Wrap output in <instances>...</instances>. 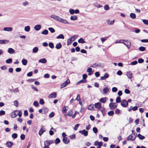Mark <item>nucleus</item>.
I'll list each match as a JSON object with an SVG mask.
<instances>
[{
	"instance_id": "ea45409f",
	"label": "nucleus",
	"mask_w": 148,
	"mask_h": 148,
	"mask_svg": "<svg viewBox=\"0 0 148 148\" xmlns=\"http://www.w3.org/2000/svg\"><path fill=\"white\" fill-rule=\"evenodd\" d=\"M60 140L59 138H57L55 140V143L56 144L60 143Z\"/></svg>"
},
{
	"instance_id": "2eb2a0df",
	"label": "nucleus",
	"mask_w": 148,
	"mask_h": 148,
	"mask_svg": "<svg viewBox=\"0 0 148 148\" xmlns=\"http://www.w3.org/2000/svg\"><path fill=\"white\" fill-rule=\"evenodd\" d=\"M18 110L12 112L11 114V116L12 118H15L18 115Z\"/></svg>"
},
{
	"instance_id": "13d9d810",
	"label": "nucleus",
	"mask_w": 148,
	"mask_h": 148,
	"mask_svg": "<svg viewBox=\"0 0 148 148\" xmlns=\"http://www.w3.org/2000/svg\"><path fill=\"white\" fill-rule=\"evenodd\" d=\"M22 4L24 6H27L29 5V3L27 1H25Z\"/></svg>"
},
{
	"instance_id": "4c0bfd02",
	"label": "nucleus",
	"mask_w": 148,
	"mask_h": 148,
	"mask_svg": "<svg viewBox=\"0 0 148 148\" xmlns=\"http://www.w3.org/2000/svg\"><path fill=\"white\" fill-rule=\"evenodd\" d=\"M38 48L37 47H34L33 49V52L34 53H36L38 51Z\"/></svg>"
},
{
	"instance_id": "37998d69",
	"label": "nucleus",
	"mask_w": 148,
	"mask_h": 148,
	"mask_svg": "<svg viewBox=\"0 0 148 148\" xmlns=\"http://www.w3.org/2000/svg\"><path fill=\"white\" fill-rule=\"evenodd\" d=\"M100 64L98 63H95L94 64H93L92 66H90L93 67V68H95L97 66H99Z\"/></svg>"
},
{
	"instance_id": "dca6fc26",
	"label": "nucleus",
	"mask_w": 148,
	"mask_h": 148,
	"mask_svg": "<svg viewBox=\"0 0 148 148\" xmlns=\"http://www.w3.org/2000/svg\"><path fill=\"white\" fill-rule=\"evenodd\" d=\"M9 42L8 40H0V44H7Z\"/></svg>"
},
{
	"instance_id": "4468645a",
	"label": "nucleus",
	"mask_w": 148,
	"mask_h": 148,
	"mask_svg": "<svg viewBox=\"0 0 148 148\" xmlns=\"http://www.w3.org/2000/svg\"><path fill=\"white\" fill-rule=\"evenodd\" d=\"M126 75L127 77L129 79H131L132 77V73L130 71H129L127 72L126 73Z\"/></svg>"
},
{
	"instance_id": "3c124183",
	"label": "nucleus",
	"mask_w": 148,
	"mask_h": 148,
	"mask_svg": "<svg viewBox=\"0 0 148 148\" xmlns=\"http://www.w3.org/2000/svg\"><path fill=\"white\" fill-rule=\"evenodd\" d=\"M14 105L16 107H17L18 106V103L17 100L15 101L14 102Z\"/></svg>"
},
{
	"instance_id": "6e6552de",
	"label": "nucleus",
	"mask_w": 148,
	"mask_h": 148,
	"mask_svg": "<svg viewBox=\"0 0 148 148\" xmlns=\"http://www.w3.org/2000/svg\"><path fill=\"white\" fill-rule=\"evenodd\" d=\"M58 21L60 23H63L64 24H69V23L68 22V21L64 19L63 18H61L60 17L59 19V20Z\"/></svg>"
},
{
	"instance_id": "4d7b16f0",
	"label": "nucleus",
	"mask_w": 148,
	"mask_h": 148,
	"mask_svg": "<svg viewBox=\"0 0 148 148\" xmlns=\"http://www.w3.org/2000/svg\"><path fill=\"white\" fill-rule=\"evenodd\" d=\"M34 105L36 107H37L39 106L38 102L37 101H34L33 103Z\"/></svg>"
},
{
	"instance_id": "7ed1b4c3",
	"label": "nucleus",
	"mask_w": 148,
	"mask_h": 148,
	"mask_svg": "<svg viewBox=\"0 0 148 148\" xmlns=\"http://www.w3.org/2000/svg\"><path fill=\"white\" fill-rule=\"evenodd\" d=\"M122 41L125 42V43H123V44L125 45L128 49H129L131 46L130 41L128 40H122Z\"/></svg>"
},
{
	"instance_id": "e2e57ef3",
	"label": "nucleus",
	"mask_w": 148,
	"mask_h": 148,
	"mask_svg": "<svg viewBox=\"0 0 148 148\" xmlns=\"http://www.w3.org/2000/svg\"><path fill=\"white\" fill-rule=\"evenodd\" d=\"M80 125L79 124H77L75 126L74 128V130L75 131L77 130L79 126Z\"/></svg>"
},
{
	"instance_id": "473e14b6",
	"label": "nucleus",
	"mask_w": 148,
	"mask_h": 148,
	"mask_svg": "<svg viewBox=\"0 0 148 148\" xmlns=\"http://www.w3.org/2000/svg\"><path fill=\"white\" fill-rule=\"evenodd\" d=\"M73 113V112L72 110H69L68 112L67 115L69 116H72Z\"/></svg>"
},
{
	"instance_id": "c85d7f7f",
	"label": "nucleus",
	"mask_w": 148,
	"mask_h": 148,
	"mask_svg": "<svg viewBox=\"0 0 148 148\" xmlns=\"http://www.w3.org/2000/svg\"><path fill=\"white\" fill-rule=\"evenodd\" d=\"M73 41L72 38H71V37L69 38L67 40V45H69L71 44Z\"/></svg>"
},
{
	"instance_id": "39448f33",
	"label": "nucleus",
	"mask_w": 148,
	"mask_h": 148,
	"mask_svg": "<svg viewBox=\"0 0 148 148\" xmlns=\"http://www.w3.org/2000/svg\"><path fill=\"white\" fill-rule=\"evenodd\" d=\"M121 105L122 107L126 108L127 106L128 103L126 101L123 100L121 102Z\"/></svg>"
},
{
	"instance_id": "aec40b11",
	"label": "nucleus",
	"mask_w": 148,
	"mask_h": 148,
	"mask_svg": "<svg viewBox=\"0 0 148 148\" xmlns=\"http://www.w3.org/2000/svg\"><path fill=\"white\" fill-rule=\"evenodd\" d=\"M3 30L6 31L11 32L12 31V29L11 27H5L4 28Z\"/></svg>"
},
{
	"instance_id": "bb28decb",
	"label": "nucleus",
	"mask_w": 148,
	"mask_h": 148,
	"mask_svg": "<svg viewBox=\"0 0 148 148\" xmlns=\"http://www.w3.org/2000/svg\"><path fill=\"white\" fill-rule=\"evenodd\" d=\"M109 90V89L106 87L103 89V91L104 94H106L108 92Z\"/></svg>"
},
{
	"instance_id": "6ab92c4d",
	"label": "nucleus",
	"mask_w": 148,
	"mask_h": 148,
	"mask_svg": "<svg viewBox=\"0 0 148 148\" xmlns=\"http://www.w3.org/2000/svg\"><path fill=\"white\" fill-rule=\"evenodd\" d=\"M106 21L107 22V23L108 25H111L114 24V20H113L112 21H110V19H108L106 20Z\"/></svg>"
},
{
	"instance_id": "a878e982",
	"label": "nucleus",
	"mask_w": 148,
	"mask_h": 148,
	"mask_svg": "<svg viewBox=\"0 0 148 148\" xmlns=\"http://www.w3.org/2000/svg\"><path fill=\"white\" fill-rule=\"evenodd\" d=\"M95 106L93 104H91L88 107V109L89 110H92L94 109Z\"/></svg>"
},
{
	"instance_id": "c03bdc74",
	"label": "nucleus",
	"mask_w": 148,
	"mask_h": 148,
	"mask_svg": "<svg viewBox=\"0 0 148 148\" xmlns=\"http://www.w3.org/2000/svg\"><path fill=\"white\" fill-rule=\"evenodd\" d=\"M108 114L109 116H112L114 114V112L112 110L108 112Z\"/></svg>"
},
{
	"instance_id": "cd10ccee",
	"label": "nucleus",
	"mask_w": 148,
	"mask_h": 148,
	"mask_svg": "<svg viewBox=\"0 0 148 148\" xmlns=\"http://www.w3.org/2000/svg\"><path fill=\"white\" fill-rule=\"evenodd\" d=\"M62 47V45L60 43H59L57 44L56 46V48L57 49H60Z\"/></svg>"
},
{
	"instance_id": "6e6d98bb",
	"label": "nucleus",
	"mask_w": 148,
	"mask_h": 148,
	"mask_svg": "<svg viewBox=\"0 0 148 148\" xmlns=\"http://www.w3.org/2000/svg\"><path fill=\"white\" fill-rule=\"evenodd\" d=\"M18 115L19 117H20L22 116V112L21 110H18Z\"/></svg>"
},
{
	"instance_id": "f03ea898",
	"label": "nucleus",
	"mask_w": 148,
	"mask_h": 148,
	"mask_svg": "<svg viewBox=\"0 0 148 148\" xmlns=\"http://www.w3.org/2000/svg\"><path fill=\"white\" fill-rule=\"evenodd\" d=\"M117 104L116 103H111L109 104V106L111 110L116 109L117 107Z\"/></svg>"
},
{
	"instance_id": "680f3d73",
	"label": "nucleus",
	"mask_w": 148,
	"mask_h": 148,
	"mask_svg": "<svg viewBox=\"0 0 148 148\" xmlns=\"http://www.w3.org/2000/svg\"><path fill=\"white\" fill-rule=\"evenodd\" d=\"M142 21L145 25H148V20H145V19H143L142 20Z\"/></svg>"
},
{
	"instance_id": "5701e85b",
	"label": "nucleus",
	"mask_w": 148,
	"mask_h": 148,
	"mask_svg": "<svg viewBox=\"0 0 148 148\" xmlns=\"http://www.w3.org/2000/svg\"><path fill=\"white\" fill-rule=\"evenodd\" d=\"M41 28V26L40 25H37L35 26L34 29L36 31L39 30Z\"/></svg>"
},
{
	"instance_id": "f704fd0d",
	"label": "nucleus",
	"mask_w": 148,
	"mask_h": 148,
	"mask_svg": "<svg viewBox=\"0 0 148 148\" xmlns=\"http://www.w3.org/2000/svg\"><path fill=\"white\" fill-rule=\"evenodd\" d=\"M86 82V80H84V79H83L78 82L77 83V84H79L82 83H85Z\"/></svg>"
},
{
	"instance_id": "338daca9",
	"label": "nucleus",
	"mask_w": 148,
	"mask_h": 148,
	"mask_svg": "<svg viewBox=\"0 0 148 148\" xmlns=\"http://www.w3.org/2000/svg\"><path fill=\"white\" fill-rule=\"evenodd\" d=\"M104 10H108L110 8L109 7L108 5H106L105 6H104Z\"/></svg>"
},
{
	"instance_id": "20e7f679",
	"label": "nucleus",
	"mask_w": 148,
	"mask_h": 148,
	"mask_svg": "<svg viewBox=\"0 0 148 148\" xmlns=\"http://www.w3.org/2000/svg\"><path fill=\"white\" fill-rule=\"evenodd\" d=\"M70 81L69 79H67L61 85L60 88H62L65 87L68 84H69Z\"/></svg>"
},
{
	"instance_id": "0eeeda50",
	"label": "nucleus",
	"mask_w": 148,
	"mask_h": 148,
	"mask_svg": "<svg viewBox=\"0 0 148 148\" xmlns=\"http://www.w3.org/2000/svg\"><path fill=\"white\" fill-rule=\"evenodd\" d=\"M95 108L98 109H100L101 107V104L100 102H98L95 103L94 104Z\"/></svg>"
},
{
	"instance_id": "58836bf2",
	"label": "nucleus",
	"mask_w": 148,
	"mask_h": 148,
	"mask_svg": "<svg viewBox=\"0 0 148 148\" xmlns=\"http://www.w3.org/2000/svg\"><path fill=\"white\" fill-rule=\"evenodd\" d=\"M78 42L79 43H84L85 42V41L83 39L80 38L78 40Z\"/></svg>"
},
{
	"instance_id": "0e129e2a",
	"label": "nucleus",
	"mask_w": 148,
	"mask_h": 148,
	"mask_svg": "<svg viewBox=\"0 0 148 148\" xmlns=\"http://www.w3.org/2000/svg\"><path fill=\"white\" fill-rule=\"evenodd\" d=\"M75 100L79 101H80V97L79 95H78L77 96V97Z\"/></svg>"
},
{
	"instance_id": "2f4dec72",
	"label": "nucleus",
	"mask_w": 148,
	"mask_h": 148,
	"mask_svg": "<svg viewBox=\"0 0 148 148\" xmlns=\"http://www.w3.org/2000/svg\"><path fill=\"white\" fill-rule=\"evenodd\" d=\"M137 136L140 140H143L145 138L144 136L140 134H138L137 135Z\"/></svg>"
},
{
	"instance_id": "8fccbe9b",
	"label": "nucleus",
	"mask_w": 148,
	"mask_h": 148,
	"mask_svg": "<svg viewBox=\"0 0 148 148\" xmlns=\"http://www.w3.org/2000/svg\"><path fill=\"white\" fill-rule=\"evenodd\" d=\"M75 136H76V135H75V134H74L72 135H70L69 136V137L70 139H74L75 138Z\"/></svg>"
},
{
	"instance_id": "b1692460",
	"label": "nucleus",
	"mask_w": 148,
	"mask_h": 148,
	"mask_svg": "<svg viewBox=\"0 0 148 148\" xmlns=\"http://www.w3.org/2000/svg\"><path fill=\"white\" fill-rule=\"evenodd\" d=\"M92 69L90 67L88 68L87 69L86 71L87 72H88V75H91L92 73Z\"/></svg>"
},
{
	"instance_id": "c756f323",
	"label": "nucleus",
	"mask_w": 148,
	"mask_h": 148,
	"mask_svg": "<svg viewBox=\"0 0 148 148\" xmlns=\"http://www.w3.org/2000/svg\"><path fill=\"white\" fill-rule=\"evenodd\" d=\"M130 16L132 18L134 19H135V18H136V15L134 13H131L130 14Z\"/></svg>"
},
{
	"instance_id": "f257e3e1",
	"label": "nucleus",
	"mask_w": 148,
	"mask_h": 148,
	"mask_svg": "<svg viewBox=\"0 0 148 148\" xmlns=\"http://www.w3.org/2000/svg\"><path fill=\"white\" fill-rule=\"evenodd\" d=\"M136 137V134L134 133L129 135L127 138V140H134Z\"/></svg>"
},
{
	"instance_id": "1a4fd4ad",
	"label": "nucleus",
	"mask_w": 148,
	"mask_h": 148,
	"mask_svg": "<svg viewBox=\"0 0 148 148\" xmlns=\"http://www.w3.org/2000/svg\"><path fill=\"white\" fill-rule=\"evenodd\" d=\"M62 141L64 143L67 144L70 142V140L67 137H64L63 138Z\"/></svg>"
},
{
	"instance_id": "4be33fe9",
	"label": "nucleus",
	"mask_w": 148,
	"mask_h": 148,
	"mask_svg": "<svg viewBox=\"0 0 148 148\" xmlns=\"http://www.w3.org/2000/svg\"><path fill=\"white\" fill-rule=\"evenodd\" d=\"M45 131V130H44V128L43 127H42L39 132L38 134L39 135L41 136Z\"/></svg>"
},
{
	"instance_id": "de8ad7c7",
	"label": "nucleus",
	"mask_w": 148,
	"mask_h": 148,
	"mask_svg": "<svg viewBox=\"0 0 148 148\" xmlns=\"http://www.w3.org/2000/svg\"><path fill=\"white\" fill-rule=\"evenodd\" d=\"M12 138L13 139H15L17 137V135L16 133H13L12 135Z\"/></svg>"
},
{
	"instance_id": "f8f14e48",
	"label": "nucleus",
	"mask_w": 148,
	"mask_h": 148,
	"mask_svg": "<svg viewBox=\"0 0 148 148\" xmlns=\"http://www.w3.org/2000/svg\"><path fill=\"white\" fill-rule=\"evenodd\" d=\"M53 141L52 140H46V141L44 143V145H45L46 146H49L50 144L53 143Z\"/></svg>"
},
{
	"instance_id": "72a5a7b5",
	"label": "nucleus",
	"mask_w": 148,
	"mask_h": 148,
	"mask_svg": "<svg viewBox=\"0 0 148 148\" xmlns=\"http://www.w3.org/2000/svg\"><path fill=\"white\" fill-rule=\"evenodd\" d=\"M77 17L76 16H71L70 18V19L71 20L74 21L77 19Z\"/></svg>"
},
{
	"instance_id": "69168bd1",
	"label": "nucleus",
	"mask_w": 148,
	"mask_h": 148,
	"mask_svg": "<svg viewBox=\"0 0 148 148\" xmlns=\"http://www.w3.org/2000/svg\"><path fill=\"white\" fill-rule=\"evenodd\" d=\"M117 90V88L116 87H113L112 88V91L113 92H116Z\"/></svg>"
},
{
	"instance_id": "a18cd8bd",
	"label": "nucleus",
	"mask_w": 148,
	"mask_h": 148,
	"mask_svg": "<svg viewBox=\"0 0 148 148\" xmlns=\"http://www.w3.org/2000/svg\"><path fill=\"white\" fill-rule=\"evenodd\" d=\"M121 101V97L119 96L117 97L116 99V102L117 103H119Z\"/></svg>"
},
{
	"instance_id": "09e8293b",
	"label": "nucleus",
	"mask_w": 148,
	"mask_h": 148,
	"mask_svg": "<svg viewBox=\"0 0 148 148\" xmlns=\"http://www.w3.org/2000/svg\"><path fill=\"white\" fill-rule=\"evenodd\" d=\"M48 29L52 33H54L55 32V29L53 28L52 27L49 28H48Z\"/></svg>"
},
{
	"instance_id": "393cba45",
	"label": "nucleus",
	"mask_w": 148,
	"mask_h": 148,
	"mask_svg": "<svg viewBox=\"0 0 148 148\" xmlns=\"http://www.w3.org/2000/svg\"><path fill=\"white\" fill-rule=\"evenodd\" d=\"M13 145V143L12 142L8 141L6 143V145L8 147H11Z\"/></svg>"
},
{
	"instance_id": "bf43d9fd",
	"label": "nucleus",
	"mask_w": 148,
	"mask_h": 148,
	"mask_svg": "<svg viewBox=\"0 0 148 148\" xmlns=\"http://www.w3.org/2000/svg\"><path fill=\"white\" fill-rule=\"evenodd\" d=\"M69 12L71 14H73L74 13V10L73 9H70L69 10Z\"/></svg>"
},
{
	"instance_id": "603ef678",
	"label": "nucleus",
	"mask_w": 148,
	"mask_h": 148,
	"mask_svg": "<svg viewBox=\"0 0 148 148\" xmlns=\"http://www.w3.org/2000/svg\"><path fill=\"white\" fill-rule=\"evenodd\" d=\"M12 61V60L11 58H9L6 61L7 63L9 64L11 63Z\"/></svg>"
},
{
	"instance_id": "423d86ee",
	"label": "nucleus",
	"mask_w": 148,
	"mask_h": 148,
	"mask_svg": "<svg viewBox=\"0 0 148 148\" xmlns=\"http://www.w3.org/2000/svg\"><path fill=\"white\" fill-rule=\"evenodd\" d=\"M57 94L56 92H53L49 95L48 96V97L50 99L55 98L56 97Z\"/></svg>"
},
{
	"instance_id": "a19ab883",
	"label": "nucleus",
	"mask_w": 148,
	"mask_h": 148,
	"mask_svg": "<svg viewBox=\"0 0 148 148\" xmlns=\"http://www.w3.org/2000/svg\"><path fill=\"white\" fill-rule=\"evenodd\" d=\"M48 31L46 29L44 30L42 32L41 34H42L47 35L48 34Z\"/></svg>"
},
{
	"instance_id": "ddd939ff",
	"label": "nucleus",
	"mask_w": 148,
	"mask_h": 148,
	"mask_svg": "<svg viewBox=\"0 0 148 148\" xmlns=\"http://www.w3.org/2000/svg\"><path fill=\"white\" fill-rule=\"evenodd\" d=\"M108 98L106 97H105L101 98L99 99V101L100 102L104 103L106 102Z\"/></svg>"
},
{
	"instance_id": "052dcab7",
	"label": "nucleus",
	"mask_w": 148,
	"mask_h": 148,
	"mask_svg": "<svg viewBox=\"0 0 148 148\" xmlns=\"http://www.w3.org/2000/svg\"><path fill=\"white\" fill-rule=\"evenodd\" d=\"M108 38V37H105L101 38V40L102 43H103L104 41L106 40Z\"/></svg>"
},
{
	"instance_id": "412c9836",
	"label": "nucleus",
	"mask_w": 148,
	"mask_h": 148,
	"mask_svg": "<svg viewBox=\"0 0 148 148\" xmlns=\"http://www.w3.org/2000/svg\"><path fill=\"white\" fill-rule=\"evenodd\" d=\"M47 60L45 58L41 59L39 60L38 62L41 63L43 64H45L46 63Z\"/></svg>"
},
{
	"instance_id": "a211bd4d",
	"label": "nucleus",
	"mask_w": 148,
	"mask_h": 148,
	"mask_svg": "<svg viewBox=\"0 0 148 148\" xmlns=\"http://www.w3.org/2000/svg\"><path fill=\"white\" fill-rule=\"evenodd\" d=\"M8 52L10 54H12L15 53V51L12 48H9L8 50Z\"/></svg>"
},
{
	"instance_id": "e433bc0d",
	"label": "nucleus",
	"mask_w": 148,
	"mask_h": 148,
	"mask_svg": "<svg viewBox=\"0 0 148 148\" xmlns=\"http://www.w3.org/2000/svg\"><path fill=\"white\" fill-rule=\"evenodd\" d=\"M64 35L62 34H60L56 38L57 39H64Z\"/></svg>"
},
{
	"instance_id": "f3484780",
	"label": "nucleus",
	"mask_w": 148,
	"mask_h": 148,
	"mask_svg": "<svg viewBox=\"0 0 148 148\" xmlns=\"http://www.w3.org/2000/svg\"><path fill=\"white\" fill-rule=\"evenodd\" d=\"M52 18H53L54 19L58 21H59V19L60 18V17L58 16H57L54 15H52L50 16Z\"/></svg>"
},
{
	"instance_id": "864d4df0",
	"label": "nucleus",
	"mask_w": 148,
	"mask_h": 148,
	"mask_svg": "<svg viewBox=\"0 0 148 148\" xmlns=\"http://www.w3.org/2000/svg\"><path fill=\"white\" fill-rule=\"evenodd\" d=\"M92 130L94 132L95 134L97 133L98 132L97 129L96 127H93Z\"/></svg>"
},
{
	"instance_id": "9b49d317",
	"label": "nucleus",
	"mask_w": 148,
	"mask_h": 148,
	"mask_svg": "<svg viewBox=\"0 0 148 148\" xmlns=\"http://www.w3.org/2000/svg\"><path fill=\"white\" fill-rule=\"evenodd\" d=\"M109 77V74L107 73H105L104 76L100 77V79L105 80L108 78Z\"/></svg>"
},
{
	"instance_id": "79ce46f5",
	"label": "nucleus",
	"mask_w": 148,
	"mask_h": 148,
	"mask_svg": "<svg viewBox=\"0 0 148 148\" xmlns=\"http://www.w3.org/2000/svg\"><path fill=\"white\" fill-rule=\"evenodd\" d=\"M78 37V35H74L71 37V38H72L73 41H74L75 40V39H76Z\"/></svg>"
},
{
	"instance_id": "49530a36",
	"label": "nucleus",
	"mask_w": 148,
	"mask_h": 148,
	"mask_svg": "<svg viewBox=\"0 0 148 148\" xmlns=\"http://www.w3.org/2000/svg\"><path fill=\"white\" fill-rule=\"evenodd\" d=\"M49 47L51 49H53L54 47L53 44L51 42H50L49 44Z\"/></svg>"
},
{
	"instance_id": "7c9ffc66",
	"label": "nucleus",
	"mask_w": 148,
	"mask_h": 148,
	"mask_svg": "<svg viewBox=\"0 0 148 148\" xmlns=\"http://www.w3.org/2000/svg\"><path fill=\"white\" fill-rule=\"evenodd\" d=\"M27 60L25 59H23L22 60V62L23 65H26L27 64Z\"/></svg>"
},
{
	"instance_id": "774afa93",
	"label": "nucleus",
	"mask_w": 148,
	"mask_h": 148,
	"mask_svg": "<svg viewBox=\"0 0 148 148\" xmlns=\"http://www.w3.org/2000/svg\"><path fill=\"white\" fill-rule=\"evenodd\" d=\"M139 50L141 51H144L145 50V48L143 47H140L139 48Z\"/></svg>"
},
{
	"instance_id": "9d476101",
	"label": "nucleus",
	"mask_w": 148,
	"mask_h": 148,
	"mask_svg": "<svg viewBox=\"0 0 148 148\" xmlns=\"http://www.w3.org/2000/svg\"><path fill=\"white\" fill-rule=\"evenodd\" d=\"M79 132L85 136H87L88 134V132L85 130L79 131Z\"/></svg>"
},
{
	"instance_id": "5fc2aeb1",
	"label": "nucleus",
	"mask_w": 148,
	"mask_h": 148,
	"mask_svg": "<svg viewBox=\"0 0 148 148\" xmlns=\"http://www.w3.org/2000/svg\"><path fill=\"white\" fill-rule=\"evenodd\" d=\"M67 111V110L66 108V107L65 106H64L62 108V112L63 113H65Z\"/></svg>"
},
{
	"instance_id": "c9c22d12",
	"label": "nucleus",
	"mask_w": 148,
	"mask_h": 148,
	"mask_svg": "<svg viewBox=\"0 0 148 148\" xmlns=\"http://www.w3.org/2000/svg\"><path fill=\"white\" fill-rule=\"evenodd\" d=\"M30 29V27L29 26H25L24 28L25 30L27 32H28L29 31Z\"/></svg>"
}]
</instances>
